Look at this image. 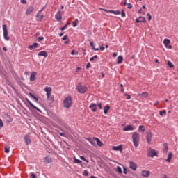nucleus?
<instances>
[{
    "label": "nucleus",
    "instance_id": "f257e3e1",
    "mask_svg": "<svg viewBox=\"0 0 178 178\" xmlns=\"http://www.w3.org/2000/svg\"><path fill=\"white\" fill-rule=\"evenodd\" d=\"M132 141L135 148H137L140 145V134L137 132L132 134Z\"/></svg>",
    "mask_w": 178,
    "mask_h": 178
},
{
    "label": "nucleus",
    "instance_id": "f03ea898",
    "mask_svg": "<svg viewBox=\"0 0 178 178\" xmlns=\"http://www.w3.org/2000/svg\"><path fill=\"white\" fill-rule=\"evenodd\" d=\"M72 97L68 96L67 97L63 102V106L64 108H66L67 109H69L70 106H72Z\"/></svg>",
    "mask_w": 178,
    "mask_h": 178
},
{
    "label": "nucleus",
    "instance_id": "7ed1b4c3",
    "mask_svg": "<svg viewBox=\"0 0 178 178\" xmlns=\"http://www.w3.org/2000/svg\"><path fill=\"white\" fill-rule=\"evenodd\" d=\"M76 90L79 92H80V94H84V92L87 91V87L81 85V83H79L77 85Z\"/></svg>",
    "mask_w": 178,
    "mask_h": 178
},
{
    "label": "nucleus",
    "instance_id": "20e7f679",
    "mask_svg": "<svg viewBox=\"0 0 178 178\" xmlns=\"http://www.w3.org/2000/svg\"><path fill=\"white\" fill-rule=\"evenodd\" d=\"M3 37L6 41H9L10 38L8 36V26L6 24L3 25Z\"/></svg>",
    "mask_w": 178,
    "mask_h": 178
},
{
    "label": "nucleus",
    "instance_id": "39448f33",
    "mask_svg": "<svg viewBox=\"0 0 178 178\" xmlns=\"http://www.w3.org/2000/svg\"><path fill=\"white\" fill-rule=\"evenodd\" d=\"M33 12H34V6H29L26 8V10L25 12V15H26V16H30V15H31V13H33Z\"/></svg>",
    "mask_w": 178,
    "mask_h": 178
},
{
    "label": "nucleus",
    "instance_id": "423d86ee",
    "mask_svg": "<svg viewBox=\"0 0 178 178\" xmlns=\"http://www.w3.org/2000/svg\"><path fill=\"white\" fill-rule=\"evenodd\" d=\"M156 151L154 149H150L147 152V156H149V158H154V156H156Z\"/></svg>",
    "mask_w": 178,
    "mask_h": 178
},
{
    "label": "nucleus",
    "instance_id": "0eeeda50",
    "mask_svg": "<svg viewBox=\"0 0 178 178\" xmlns=\"http://www.w3.org/2000/svg\"><path fill=\"white\" fill-rule=\"evenodd\" d=\"M37 22H42V19L44 17V14H41V13H38L35 15Z\"/></svg>",
    "mask_w": 178,
    "mask_h": 178
},
{
    "label": "nucleus",
    "instance_id": "6e6552de",
    "mask_svg": "<svg viewBox=\"0 0 178 178\" xmlns=\"http://www.w3.org/2000/svg\"><path fill=\"white\" fill-rule=\"evenodd\" d=\"M44 91L47 93V98H49V95H51V94L52 92V88L46 86L44 88Z\"/></svg>",
    "mask_w": 178,
    "mask_h": 178
},
{
    "label": "nucleus",
    "instance_id": "1a4fd4ad",
    "mask_svg": "<svg viewBox=\"0 0 178 178\" xmlns=\"http://www.w3.org/2000/svg\"><path fill=\"white\" fill-rule=\"evenodd\" d=\"M26 102H28V104H29L30 106H31V108H33V109H35V111H38V112H40V113H41V110L40 108H38L37 106H35L34 104H33V103H31L29 99H26Z\"/></svg>",
    "mask_w": 178,
    "mask_h": 178
},
{
    "label": "nucleus",
    "instance_id": "9d476101",
    "mask_svg": "<svg viewBox=\"0 0 178 178\" xmlns=\"http://www.w3.org/2000/svg\"><path fill=\"white\" fill-rule=\"evenodd\" d=\"M55 19L57 20V22H60V20H62V13L60 10L57 12L56 15H55Z\"/></svg>",
    "mask_w": 178,
    "mask_h": 178
},
{
    "label": "nucleus",
    "instance_id": "9b49d317",
    "mask_svg": "<svg viewBox=\"0 0 178 178\" xmlns=\"http://www.w3.org/2000/svg\"><path fill=\"white\" fill-rule=\"evenodd\" d=\"M129 168L132 170H137V164L133 161H129Z\"/></svg>",
    "mask_w": 178,
    "mask_h": 178
},
{
    "label": "nucleus",
    "instance_id": "f8f14e48",
    "mask_svg": "<svg viewBox=\"0 0 178 178\" xmlns=\"http://www.w3.org/2000/svg\"><path fill=\"white\" fill-rule=\"evenodd\" d=\"M146 138H147V142L148 143V144H151V140L152 138V134H151V132H147Z\"/></svg>",
    "mask_w": 178,
    "mask_h": 178
},
{
    "label": "nucleus",
    "instance_id": "ddd939ff",
    "mask_svg": "<svg viewBox=\"0 0 178 178\" xmlns=\"http://www.w3.org/2000/svg\"><path fill=\"white\" fill-rule=\"evenodd\" d=\"M136 23H145V17L140 16L136 19Z\"/></svg>",
    "mask_w": 178,
    "mask_h": 178
},
{
    "label": "nucleus",
    "instance_id": "4468645a",
    "mask_svg": "<svg viewBox=\"0 0 178 178\" xmlns=\"http://www.w3.org/2000/svg\"><path fill=\"white\" fill-rule=\"evenodd\" d=\"M136 128L131 125H127L124 128V131H133Z\"/></svg>",
    "mask_w": 178,
    "mask_h": 178
},
{
    "label": "nucleus",
    "instance_id": "2eb2a0df",
    "mask_svg": "<svg viewBox=\"0 0 178 178\" xmlns=\"http://www.w3.org/2000/svg\"><path fill=\"white\" fill-rule=\"evenodd\" d=\"M24 141H25V144H26V145H29V144L31 143V139H30V136L29 135H26L24 136Z\"/></svg>",
    "mask_w": 178,
    "mask_h": 178
},
{
    "label": "nucleus",
    "instance_id": "dca6fc26",
    "mask_svg": "<svg viewBox=\"0 0 178 178\" xmlns=\"http://www.w3.org/2000/svg\"><path fill=\"white\" fill-rule=\"evenodd\" d=\"M138 95L140 97L143 99L145 98H148V92H143L142 93H138Z\"/></svg>",
    "mask_w": 178,
    "mask_h": 178
},
{
    "label": "nucleus",
    "instance_id": "f3484780",
    "mask_svg": "<svg viewBox=\"0 0 178 178\" xmlns=\"http://www.w3.org/2000/svg\"><path fill=\"white\" fill-rule=\"evenodd\" d=\"M35 76H37V72H32L30 76V81H35Z\"/></svg>",
    "mask_w": 178,
    "mask_h": 178
},
{
    "label": "nucleus",
    "instance_id": "a211bd4d",
    "mask_svg": "<svg viewBox=\"0 0 178 178\" xmlns=\"http://www.w3.org/2000/svg\"><path fill=\"white\" fill-rule=\"evenodd\" d=\"M89 108L92 109V112H97V104H92Z\"/></svg>",
    "mask_w": 178,
    "mask_h": 178
},
{
    "label": "nucleus",
    "instance_id": "6ab92c4d",
    "mask_svg": "<svg viewBox=\"0 0 178 178\" xmlns=\"http://www.w3.org/2000/svg\"><path fill=\"white\" fill-rule=\"evenodd\" d=\"M38 56H44V58H47V56H48V53L45 51H40L38 53Z\"/></svg>",
    "mask_w": 178,
    "mask_h": 178
},
{
    "label": "nucleus",
    "instance_id": "aec40b11",
    "mask_svg": "<svg viewBox=\"0 0 178 178\" xmlns=\"http://www.w3.org/2000/svg\"><path fill=\"white\" fill-rule=\"evenodd\" d=\"M87 140L89 141V143H90V144H92V145H93L94 147H95V145H97V143H95V140H94L93 138H88Z\"/></svg>",
    "mask_w": 178,
    "mask_h": 178
},
{
    "label": "nucleus",
    "instance_id": "412c9836",
    "mask_svg": "<svg viewBox=\"0 0 178 178\" xmlns=\"http://www.w3.org/2000/svg\"><path fill=\"white\" fill-rule=\"evenodd\" d=\"M94 140H95V141L97 142V145H99V147H102L104 145V143H102V142L99 140V138H94Z\"/></svg>",
    "mask_w": 178,
    "mask_h": 178
},
{
    "label": "nucleus",
    "instance_id": "4be33fe9",
    "mask_svg": "<svg viewBox=\"0 0 178 178\" xmlns=\"http://www.w3.org/2000/svg\"><path fill=\"white\" fill-rule=\"evenodd\" d=\"M38 47V43H33L32 45L29 47L30 51H33V49H35Z\"/></svg>",
    "mask_w": 178,
    "mask_h": 178
},
{
    "label": "nucleus",
    "instance_id": "5701e85b",
    "mask_svg": "<svg viewBox=\"0 0 178 178\" xmlns=\"http://www.w3.org/2000/svg\"><path fill=\"white\" fill-rule=\"evenodd\" d=\"M111 109V106L109 105H106L104 108V115H108V111Z\"/></svg>",
    "mask_w": 178,
    "mask_h": 178
},
{
    "label": "nucleus",
    "instance_id": "b1692460",
    "mask_svg": "<svg viewBox=\"0 0 178 178\" xmlns=\"http://www.w3.org/2000/svg\"><path fill=\"white\" fill-rule=\"evenodd\" d=\"M123 148L122 145L119 146H114L113 147V151H122V149Z\"/></svg>",
    "mask_w": 178,
    "mask_h": 178
},
{
    "label": "nucleus",
    "instance_id": "393cba45",
    "mask_svg": "<svg viewBox=\"0 0 178 178\" xmlns=\"http://www.w3.org/2000/svg\"><path fill=\"white\" fill-rule=\"evenodd\" d=\"M142 176H143V177H148L149 176V171H147V170L142 171Z\"/></svg>",
    "mask_w": 178,
    "mask_h": 178
},
{
    "label": "nucleus",
    "instance_id": "a878e982",
    "mask_svg": "<svg viewBox=\"0 0 178 178\" xmlns=\"http://www.w3.org/2000/svg\"><path fill=\"white\" fill-rule=\"evenodd\" d=\"M44 162L46 163H51V162H52V158H51V156H47L45 159H44Z\"/></svg>",
    "mask_w": 178,
    "mask_h": 178
},
{
    "label": "nucleus",
    "instance_id": "bb28decb",
    "mask_svg": "<svg viewBox=\"0 0 178 178\" xmlns=\"http://www.w3.org/2000/svg\"><path fill=\"white\" fill-rule=\"evenodd\" d=\"M163 147H164V149L163 150V154H168V143H164Z\"/></svg>",
    "mask_w": 178,
    "mask_h": 178
},
{
    "label": "nucleus",
    "instance_id": "cd10ccee",
    "mask_svg": "<svg viewBox=\"0 0 178 178\" xmlns=\"http://www.w3.org/2000/svg\"><path fill=\"white\" fill-rule=\"evenodd\" d=\"M74 163H78L79 165H81V166H83L82 161L81 160H79L77 158L74 157Z\"/></svg>",
    "mask_w": 178,
    "mask_h": 178
},
{
    "label": "nucleus",
    "instance_id": "c85d7f7f",
    "mask_svg": "<svg viewBox=\"0 0 178 178\" xmlns=\"http://www.w3.org/2000/svg\"><path fill=\"white\" fill-rule=\"evenodd\" d=\"M122 62H123V56H119L118 57V61H117L118 65H120V63H122Z\"/></svg>",
    "mask_w": 178,
    "mask_h": 178
},
{
    "label": "nucleus",
    "instance_id": "c756f323",
    "mask_svg": "<svg viewBox=\"0 0 178 178\" xmlns=\"http://www.w3.org/2000/svg\"><path fill=\"white\" fill-rule=\"evenodd\" d=\"M163 44H164V45L165 47L168 46V45H170V40H169V39H164Z\"/></svg>",
    "mask_w": 178,
    "mask_h": 178
},
{
    "label": "nucleus",
    "instance_id": "7c9ffc66",
    "mask_svg": "<svg viewBox=\"0 0 178 178\" xmlns=\"http://www.w3.org/2000/svg\"><path fill=\"white\" fill-rule=\"evenodd\" d=\"M173 156V154H172V152L168 154V156L166 159L167 162H170V160L172 159V157Z\"/></svg>",
    "mask_w": 178,
    "mask_h": 178
},
{
    "label": "nucleus",
    "instance_id": "2f4dec72",
    "mask_svg": "<svg viewBox=\"0 0 178 178\" xmlns=\"http://www.w3.org/2000/svg\"><path fill=\"white\" fill-rule=\"evenodd\" d=\"M138 131L144 133L145 131V128L144 127V126L143 125L139 126Z\"/></svg>",
    "mask_w": 178,
    "mask_h": 178
},
{
    "label": "nucleus",
    "instance_id": "473e14b6",
    "mask_svg": "<svg viewBox=\"0 0 178 178\" xmlns=\"http://www.w3.org/2000/svg\"><path fill=\"white\" fill-rule=\"evenodd\" d=\"M29 97H31V98H33V99H35L36 102H38V98H37V97H35L33 93L29 92Z\"/></svg>",
    "mask_w": 178,
    "mask_h": 178
},
{
    "label": "nucleus",
    "instance_id": "72a5a7b5",
    "mask_svg": "<svg viewBox=\"0 0 178 178\" xmlns=\"http://www.w3.org/2000/svg\"><path fill=\"white\" fill-rule=\"evenodd\" d=\"M78 23H79V19H76L75 21L72 22L73 27H77Z\"/></svg>",
    "mask_w": 178,
    "mask_h": 178
},
{
    "label": "nucleus",
    "instance_id": "f704fd0d",
    "mask_svg": "<svg viewBox=\"0 0 178 178\" xmlns=\"http://www.w3.org/2000/svg\"><path fill=\"white\" fill-rule=\"evenodd\" d=\"M69 24H70V22H67L64 26L61 27L60 30H62V31H63V30H65L67 28V26H69Z\"/></svg>",
    "mask_w": 178,
    "mask_h": 178
},
{
    "label": "nucleus",
    "instance_id": "c9c22d12",
    "mask_svg": "<svg viewBox=\"0 0 178 178\" xmlns=\"http://www.w3.org/2000/svg\"><path fill=\"white\" fill-rule=\"evenodd\" d=\"M80 159L82 161H84V162H86V163H88L90 162L88 160L86 159V157H84L83 156H80Z\"/></svg>",
    "mask_w": 178,
    "mask_h": 178
},
{
    "label": "nucleus",
    "instance_id": "e433bc0d",
    "mask_svg": "<svg viewBox=\"0 0 178 178\" xmlns=\"http://www.w3.org/2000/svg\"><path fill=\"white\" fill-rule=\"evenodd\" d=\"M111 13H113V15H120V11L119 10H111Z\"/></svg>",
    "mask_w": 178,
    "mask_h": 178
},
{
    "label": "nucleus",
    "instance_id": "4c0bfd02",
    "mask_svg": "<svg viewBox=\"0 0 178 178\" xmlns=\"http://www.w3.org/2000/svg\"><path fill=\"white\" fill-rule=\"evenodd\" d=\"M160 116H163V115H166V110H163L162 111L159 112Z\"/></svg>",
    "mask_w": 178,
    "mask_h": 178
},
{
    "label": "nucleus",
    "instance_id": "58836bf2",
    "mask_svg": "<svg viewBox=\"0 0 178 178\" xmlns=\"http://www.w3.org/2000/svg\"><path fill=\"white\" fill-rule=\"evenodd\" d=\"M168 66H169V67L172 68V67H174V65L173 63H172V62L170 61H168V63H167Z\"/></svg>",
    "mask_w": 178,
    "mask_h": 178
},
{
    "label": "nucleus",
    "instance_id": "ea45409f",
    "mask_svg": "<svg viewBox=\"0 0 178 178\" xmlns=\"http://www.w3.org/2000/svg\"><path fill=\"white\" fill-rule=\"evenodd\" d=\"M95 59H98V56L95 55L93 57L90 58V61L92 62Z\"/></svg>",
    "mask_w": 178,
    "mask_h": 178
},
{
    "label": "nucleus",
    "instance_id": "a19ab883",
    "mask_svg": "<svg viewBox=\"0 0 178 178\" xmlns=\"http://www.w3.org/2000/svg\"><path fill=\"white\" fill-rule=\"evenodd\" d=\"M102 10H104V12H106V13H112V10H106L105 8H103Z\"/></svg>",
    "mask_w": 178,
    "mask_h": 178
},
{
    "label": "nucleus",
    "instance_id": "79ce46f5",
    "mask_svg": "<svg viewBox=\"0 0 178 178\" xmlns=\"http://www.w3.org/2000/svg\"><path fill=\"white\" fill-rule=\"evenodd\" d=\"M117 172H118V173H122V168L118 166L117 167Z\"/></svg>",
    "mask_w": 178,
    "mask_h": 178
},
{
    "label": "nucleus",
    "instance_id": "37998d69",
    "mask_svg": "<svg viewBox=\"0 0 178 178\" xmlns=\"http://www.w3.org/2000/svg\"><path fill=\"white\" fill-rule=\"evenodd\" d=\"M90 45L92 48V49L95 48V44H94V42H90Z\"/></svg>",
    "mask_w": 178,
    "mask_h": 178
},
{
    "label": "nucleus",
    "instance_id": "c03bdc74",
    "mask_svg": "<svg viewBox=\"0 0 178 178\" xmlns=\"http://www.w3.org/2000/svg\"><path fill=\"white\" fill-rule=\"evenodd\" d=\"M10 148L8 147H5V152L6 154H9Z\"/></svg>",
    "mask_w": 178,
    "mask_h": 178
},
{
    "label": "nucleus",
    "instance_id": "a18cd8bd",
    "mask_svg": "<svg viewBox=\"0 0 178 178\" xmlns=\"http://www.w3.org/2000/svg\"><path fill=\"white\" fill-rule=\"evenodd\" d=\"M62 40H63V41H66V40H69L67 38V35H64L63 38H62Z\"/></svg>",
    "mask_w": 178,
    "mask_h": 178
},
{
    "label": "nucleus",
    "instance_id": "49530a36",
    "mask_svg": "<svg viewBox=\"0 0 178 178\" xmlns=\"http://www.w3.org/2000/svg\"><path fill=\"white\" fill-rule=\"evenodd\" d=\"M147 16H148V20H149V22H151V19H152V17L151 16V14L147 13Z\"/></svg>",
    "mask_w": 178,
    "mask_h": 178
},
{
    "label": "nucleus",
    "instance_id": "de8ad7c7",
    "mask_svg": "<svg viewBox=\"0 0 178 178\" xmlns=\"http://www.w3.org/2000/svg\"><path fill=\"white\" fill-rule=\"evenodd\" d=\"M122 17H126V13H124V10H122L121 13Z\"/></svg>",
    "mask_w": 178,
    "mask_h": 178
},
{
    "label": "nucleus",
    "instance_id": "09e8293b",
    "mask_svg": "<svg viewBox=\"0 0 178 178\" xmlns=\"http://www.w3.org/2000/svg\"><path fill=\"white\" fill-rule=\"evenodd\" d=\"M83 175V176H88V171L84 170Z\"/></svg>",
    "mask_w": 178,
    "mask_h": 178
},
{
    "label": "nucleus",
    "instance_id": "8fccbe9b",
    "mask_svg": "<svg viewBox=\"0 0 178 178\" xmlns=\"http://www.w3.org/2000/svg\"><path fill=\"white\" fill-rule=\"evenodd\" d=\"M50 101H54V96L49 95V97H47Z\"/></svg>",
    "mask_w": 178,
    "mask_h": 178
},
{
    "label": "nucleus",
    "instance_id": "3c124183",
    "mask_svg": "<svg viewBox=\"0 0 178 178\" xmlns=\"http://www.w3.org/2000/svg\"><path fill=\"white\" fill-rule=\"evenodd\" d=\"M126 97H127V99H131V96H130V95H128V94H125Z\"/></svg>",
    "mask_w": 178,
    "mask_h": 178
},
{
    "label": "nucleus",
    "instance_id": "603ef678",
    "mask_svg": "<svg viewBox=\"0 0 178 178\" xmlns=\"http://www.w3.org/2000/svg\"><path fill=\"white\" fill-rule=\"evenodd\" d=\"M31 178H37L35 173H32L31 175Z\"/></svg>",
    "mask_w": 178,
    "mask_h": 178
},
{
    "label": "nucleus",
    "instance_id": "864d4df0",
    "mask_svg": "<svg viewBox=\"0 0 178 178\" xmlns=\"http://www.w3.org/2000/svg\"><path fill=\"white\" fill-rule=\"evenodd\" d=\"M44 9H45V6L42 7V8L40 9V10L38 12V13H41L44 10Z\"/></svg>",
    "mask_w": 178,
    "mask_h": 178
},
{
    "label": "nucleus",
    "instance_id": "5fc2aeb1",
    "mask_svg": "<svg viewBox=\"0 0 178 178\" xmlns=\"http://www.w3.org/2000/svg\"><path fill=\"white\" fill-rule=\"evenodd\" d=\"M0 127H3V122H2V120L0 119Z\"/></svg>",
    "mask_w": 178,
    "mask_h": 178
},
{
    "label": "nucleus",
    "instance_id": "6e6d98bb",
    "mask_svg": "<svg viewBox=\"0 0 178 178\" xmlns=\"http://www.w3.org/2000/svg\"><path fill=\"white\" fill-rule=\"evenodd\" d=\"M90 66H91V64H90V63H88L86 65V69H90Z\"/></svg>",
    "mask_w": 178,
    "mask_h": 178
},
{
    "label": "nucleus",
    "instance_id": "4d7b16f0",
    "mask_svg": "<svg viewBox=\"0 0 178 178\" xmlns=\"http://www.w3.org/2000/svg\"><path fill=\"white\" fill-rule=\"evenodd\" d=\"M165 47H167L168 49H172V45H169V44L165 46Z\"/></svg>",
    "mask_w": 178,
    "mask_h": 178
},
{
    "label": "nucleus",
    "instance_id": "13d9d810",
    "mask_svg": "<svg viewBox=\"0 0 178 178\" xmlns=\"http://www.w3.org/2000/svg\"><path fill=\"white\" fill-rule=\"evenodd\" d=\"M97 106L99 107V109H102V104L101 103L97 104Z\"/></svg>",
    "mask_w": 178,
    "mask_h": 178
},
{
    "label": "nucleus",
    "instance_id": "bf43d9fd",
    "mask_svg": "<svg viewBox=\"0 0 178 178\" xmlns=\"http://www.w3.org/2000/svg\"><path fill=\"white\" fill-rule=\"evenodd\" d=\"M60 136H61V137H66V134H63V133H60Z\"/></svg>",
    "mask_w": 178,
    "mask_h": 178
},
{
    "label": "nucleus",
    "instance_id": "052dcab7",
    "mask_svg": "<svg viewBox=\"0 0 178 178\" xmlns=\"http://www.w3.org/2000/svg\"><path fill=\"white\" fill-rule=\"evenodd\" d=\"M124 175H127V169H126V168L124 167Z\"/></svg>",
    "mask_w": 178,
    "mask_h": 178
},
{
    "label": "nucleus",
    "instance_id": "680f3d73",
    "mask_svg": "<svg viewBox=\"0 0 178 178\" xmlns=\"http://www.w3.org/2000/svg\"><path fill=\"white\" fill-rule=\"evenodd\" d=\"M44 40V37H40L38 38V41H42Z\"/></svg>",
    "mask_w": 178,
    "mask_h": 178
},
{
    "label": "nucleus",
    "instance_id": "e2e57ef3",
    "mask_svg": "<svg viewBox=\"0 0 178 178\" xmlns=\"http://www.w3.org/2000/svg\"><path fill=\"white\" fill-rule=\"evenodd\" d=\"M21 3H27V1H26V0H21Z\"/></svg>",
    "mask_w": 178,
    "mask_h": 178
},
{
    "label": "nucleus",
    "instance_id": "0e129e2a",
    "mask_svg": "<svg viewBox=\"0 0 178 178\" xmlns=\"http://www.w3.org/2000/svg\"><path fill=\"white\" fill-rule=\"evenodd\" d=\"M64 44H65V45H67V44H69V39L67 40H65V41L64 42Z\"/></svg>",
    "mask_w": 178,
    "mask_h": 178
},
{
    "label": "nucleus",
    "instance_id": "69168bd1",
    "mask_svg": "<svg viewBox=\"0 0 178 178\" xmlns=\"http://www.w3.org/2000/svg\"><path fill=\"white\" fill-rule=\"evenodd\" d=\"M113 56L116 58L118 56V53H113Z\"/></svg>",
    "mask_w": 178,
    "mask_h": 178
},
{
    "label": "nucleus",
    "instance_id": "338daca9",
    "mask_svg": "<svg viewBox=\"0 0 178 178\" xmlns=\"http://www.w3.org/2000/svg\"><path fill=\"white\" fill-rule=\"evenodd\" d=\"M75 53H76V51L74 50H72L71 52V55H74Z\"/></svg>",
    "mask_w": 178,
    "mask_h": 178
},
{
    "label": "nucleus",
    "instance_id": "774afa93",
    "mask_svg": "<svg viewBox=\"0 0 178 178\" xmlns=\"http://www.w3.org/2000/svg\"><path fill=\"white\" fill-rule=\"evenodd\" d=\"M100 49H101L102 51H105V47H100Z\"/></svg>",
    "mask_w": 178,
    "mask_h": 178
}]
</instances>
